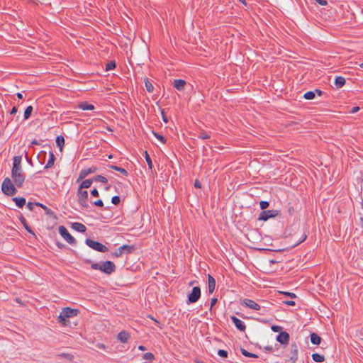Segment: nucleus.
<instances>
[{"label": "nucleus", "mask_w": 363, "mask_h": 363, "mask_svg": "<svg viewBox=\"0 0 363 363\" xmlns=\"http://www.w3.org/2000/svg\"><path fill=\"white\" fill-rule=\"evenodd\" d=\"M85 262L87 264L91 263V268L92 269L99 270L107 275L111 274L116 269L115 264L111 261H105L101 262V263H94L89 259L86 260Z\"/></svg>", "instance_id": "1"}, {"label": "nucleus", "mask_w": 363, "mask_h": 363, "mask_svg": "<svg viewBox=\"0 0 363 363\" xmlns=\"http://www.w3.org/2000/svg\"><path fill=\"white\" fill-rule=\"evenodd\" d=\"M16 186L9 177H6L1 184V191L5 195L12 196L18 191Z\"/></svg>", "instance_id": "2"}, {"label": "nucleus", "mask_w": 363, "mask_h": 363, "mask_svg": "<svg viewBox=\"0 0 363 363\" xmlns=\"http://www.w3.org/2000/svg\"><path fill=\"white\" fill-rule=\"evenodd\" d=\"M11 177L17 187L21 188L23 186L26 175L22 168L11 169Z\"/></svg>", "instance_id": "3"}, {"label": "nucleus", "mask_w": 363, "mask_h": 363, "mask_svg": "<svg viewBox=\"0 0 363 363\" xmlns=\"http://www.w3.org/2000/svg\"><path fill=\"white\" fill-rule=\"evenodd\" d=\"M85 243L90 248L100 252H106L108 250V247L97 241H94L90 238L85 240Z\"/></svg>", "instance_id": "4"}, {"label": "nucleus", "mask_w": 363, "mask_h": 363, "mask_svg": "<svg viewBox=\"0 0 363 363\" xmlns=\"http://www.w3.org/2000/svg\"><path fill=\"white\" fill-rule=\"evenodd\" d=\"M77 196L80 206L84 208H87L89 207V204L87 203L88 191L78 187Z\"/></svg>", "instance_id": "5"}, {"label": "nucleus", "mask_w": 363, "mask_h": 363, "mask_svg": "<svg viewBox=\"0 0 363 363\" xmlns=\"http://www.w3.org/2000/svg\"><path fill=\"white\" fill-rule=\"evenodd\" d=\"M240 304L242 306H245L246 308H249L250 309H253L255 311H259V310L262 309L263 313L262 314H264L267 311V309L264 307H261L260 305H259L257 303H256L255 301H253L252 299L244 298L240 301Z\"/></svg>", "instance_id": "6"}, {"label": "nucleus", "mask_w": 363, "mask_h": 363, "mask_svg": "<svg viewBox=\"0 0 363 363\" xmlns=\"http://www.w3.org/2000/svg\"><path fill=\"white\" fill-rule=\"evenodd\" d=\"M280 215L279 210H264L259 213L258 220L267 221L269 218H273Z\"/></svg>", "instance_id": "7"}, {"label": "nucleus", "mask_w": 363, "mask_h": 363, "mask_svg": "<svg viewBox=\"0 0 363 363\" xmlns=\"http://www.w3.org/2000/svg\"><path fill=\"white\" fill-rule=\"evenodd\" d=\"M59 233L60 235L70 245H74L77 243L74 238L70 235L68 232L67 229L63 226L60 225L58 228Z\"/></svg>", "instance_id": "8"}, {"label": "nucleus", "mask_w": 363, "mask_h": 363, "mask_svg": "<svg viewBox=\"0 0 363 363\" xmlns=\"http://www.w3.org/2000/svg\"><path fill=\"white\" fill-rule=\"evenodd\" d=\"M201 297V289L199 286H194L191 292L188 295L186 301L187 304L196 303L199 301Z\"/></svg>", "instance_id": "9"}, {"label": "nucleus", "mask_w": 363, "mask_h": 363, "mask_svg": "<svg viewBox=\"0 0 363 363\" xmlns=\"http://www.w3.org/2000/svg\"><path fill=\"white\" fill-rule=\"evenodd\" d=\"M61 312L62 313V314L65 317H66L67 318H72V317L77 316L79 314V309H77V308H71L69 307H65L62 309Z\"/></svg>", "instance_id": "10"}, {"label": "nucleus", "mask_w": 363, "mask_h": 363, "mask_svg": "<svg viewBox=\"0 0 363 363\" xmlns=\"http://www.w3.org/2000/svg\"><path fill=\"white\" fill-rule=\"evenodd\" d=\"M97 170H98V169L96 167H91L89 168L83 169L80 171L79 178L77 180L79 181V179H83L85 177H86L89 174L95 173Z\"/></svg>", "instance_id": "11"}, {"label": "nucleus", "mask_w": 363, "mask_h": 363, "mask_svg": "<svg viewBox=\"0 0 363 363\" xmlns=\"http://www.w3.org/2000/svg\"><path fill=\"white\" fill-rule=\"evenodd\" d=\"M289 339V334L285 331L280 332L279 334L277 336V341L282 345L288 344Z\"/></svg>", "instance_id": "12"}, {"label": "nucleus", "mask_w": 363, "mask_h": 363, "mask_svg": "<svg viewBox=\"0 0 363 363\" xmlns=\"http://www.w3.org/2000/svg\"><path fill=\"white\" fill-rule=\"evenodd\" d=\"M231 320L234 323L236 328L240 331H245L246 329V325L244 323L243 321H242L240 319L238 318L235 316H231L230 317Z\"/></svg>", "instance_id": "13"}, {"label": "nucleus", "mask_w": 363, "mask_h": 363, "mask_svg": "<svg viewBox=\"0 0 363 363\" xmlns=\"http://www.w3.org/2000/svg\"><path fill=\"white\" fill-rule=\"evenodd\" d=\"M186 84V82L184 79H174L173 82V86L179 91H182L184 89V86Z\"/></svg>", "instance_id": "14"}, {"label": "nucleus", "mask_w": 363, "mask_h": 363, "mask_svg": "<svg viewBox=\"0 0 363 363\" xmlns=\"http://www.w3.org/2000/svg\"><path fill=\"white\" fill-rule=\"evenodd\" d=\"M55 160H56V157H55L53 152L52 150H50L49 152V159L47 162V164L44 167V169H48L51 168L54 165Z\"/></svg>", "instance_id": "15"}, {"label": "nucleus", "mask_w": 363, "mask_h": 363, "mask_svg": "<svg viewBox=\"0 0 363 363\" xmlns=\"http://www.w3.org/2000/svg\"><path fill=\"white\" fill-rule=\"evenodd\" d=\"M208 288L209 294H213L216 288V280L210 274L208 275Z\"/></svg>", "instance_id": "16"}, {"label": "nucleus", "mask_w": 363, "mask_h": 363, "mask_svg": "<svg viewBox=\"0 0 363 363\" xmlns=\"http://www.w3.org/2000/svg\"><path fill=\"white\" fill-rule=\"evenodd\" d=\"M291 356L290 359L292 363H295L298 359V347L296 344L291 345Z\"/></svg>", "instance_id": "17"}, {"label": "nucleus", "mask_w": 363, "mask_h": 363, "mask_svg": "<svg viewBox=\"0 0 363 363\" xmlns=\"http://www.w3.org/2000/svg\"><path fill=\"white\" fill-rule=\"evenodd\" d=\"M72 228L79 233H84L86 230V228L84 224L77 222L72 224Z\"/></svg>", "instance_id": "18"}, {"label": "nucleus", "mask_w": 363, "mask_h": 363, "mask_svg": "<svg viewBox=\"0 0 363 363\" xmlns=\"http://www.w3.org/2000/svg\"><path fill=\"white\" fill-rule=\"evenodd\" d=\"M18 218H19V220L21 221V223H22V225H23L24 228L26 230V231L28 232L29 233L35 235L33 230L28 225V224L26 218L23 217V216L21 214Z\"/></svg>", "instance_id": "19"}, {"label": "nucleus", "mask_w": 363, "mask_h": 363, "mask_svg": "<svg viewBox=\"0 0 363 363\" xmlns=\"http://www.w3.org/2000/svg\"><path fill=\"white\" fill-rule=\"evenodd\" d=\"M78 107L80 109L84 110V111H86V110L92 111L95 108L93 104H89L87 101L80 102L78 104Z\"/></svg>", "instance_id": "20"}, {"label": "nucleus", "mask_w": 363, "mask_h": 363, "mask_svg": "<svg viewBox=\"0 0 363 363\" xmlns=\"http://www.w3.org/2000/svg\"><path fill=\"white\" fill-rule=\"evenodd\" d=\"M130 337V335L128 332L123 330L118 334V340L123 343L127 342Z\"/></svg>", "instance_id": "21"}, {"label": "nucleus", "mask_w": 363, "mask_h": 363, "mask_svg": "<svg viewBox=\"0 0 363 363\" xmlns=\"http://www.w3.org/2000/svg\"><path fill=\"white\" fill-rule=\"evenodd\" d=\"M12 201L15 202L18 208H23L26 204V199L23 197H13Z\"/></svg>", "instance_id": "22"}, {"label": "nucleus", "mask_w": 363, "mask_h": 363, "mask_svg": "<svg viewBox=\"0 0 363 363\" xmlns=\"http://www.w3.org/2000/svg\"><path fill=\"white\" fill-rule=\"evenodd\" d=\"M123 253L130 254L135 250L134 245H123L119 247Z\"/></svg>", "instance_id": "23"}, {"label": "nucleus", "mask_w": 363, "mask_h": 363, "mask_svg": "<svg viewBox=\"0 0 363 363\" xmlns=\"http://www.w3.org/2000/svg\"><path fill=\"white\" fill-rule=\"evenodd\" d=\"M310 337H311V342L312 344L315 345H318L320 344L322 339L318 334H316L315 333H312L310 335Z\"/></svg>", "instance_id": "24"}, {"label": "nucleus", "mask_w": 363, "mask_h": 363, "mask_svg": "<svg viewBox=\"0 0 363 363\" xmlns=\"http://www.w3.org/2000/svg\"><path fill=\"white\" fill-rule=\"evenodd\" d=\"M22 157L20 155L14 156L13 158V167L12 169L22 168L21 167Z\"/></svg>", "instance_id": "25"}, {"label": "nucleus", "mask_w": 363, "mask_h": 363, "mask_svg": "<svg viewBox=\"0 0 363 363\" xmlns=\"http://www.w3.org/2000/svg\"><path fill=\"white\" fill-rule=\"evenodd\" d=\"M93 182V178L85 179L79 184V188L82 189H88L91 186Z\"/></svg>", "instance_id": "26"}, {"label": "nucleus", "mask_w": 363, "mask_h": 363, "mask_svg": "<svg viewBox=\"0 0 363 363\" xmlns=\"http://www.w3.org/2000/svg\"><path fill=\"white\" fill-rule=\"evenodd\" d=\"M345 84V79L343 77L338 76L335 79V85L337 89L342 87Z\"/></svg>", "instance_id": "27"}, {"label": "nucleus", "mask_w": 363, "mask_h": 363, "mask_svg": "<svg viewBox=\"0 0 363 363\" xmlns=\"http://www.w3.org/2000/svg\"><path fill=\"white\" fill-rule=\"evenodd\" d=\"M108 168L111 169H113V170H116L117 172H121L123 175L127 177L128 175V172L126 169H125L124 168H122L121 167H118L116 165H113V164H109L108 165Z\"/></svg>", "instance_id": "28"}, {"label": "nucleus", "mask_w": 363, "mask_h": 363, "mask_svg": "<svg viewBox=\"0 0 363 363\" xmlns=\"http://www.w3.org/2000/svg\"><path fill=\"white\" fill-rule=\"evenodd\" d=\"M57 145L60 147V151L62 150L63 146L65 145V138L62 135H58L55 140Z\"/></svg>", "instance_id": "29"}, {"label": "nucleus", "mask_w": 363, "mask_h": 363, "mask_svg": "<svg viewBox=\"0 0 363 363\" xmlns=\"http://www.w3.org/2000/svg\"><path fill=\"white\" fill-rule=\"evenodd\" d=\"M57 320L58 322L64 326H67L69 325V321L67 320V318L63 315L62 312L57 317Z\"/></svg>", "instance_id": "30"}, {"label": "nucleus", "mask_w": 363, "mask_h": 363, "mask_svg": "<svg viewBox=\"0 0 363 363\" xmlns=\"http://www.w3.org/2000/svg\"><path fill=\"white\" fill-rule=\"evenodd\" d=\"M144 81H145V86L146 88V90L148 92L152 93L154 90V86H153L152 82L147 78H145L144 79Z\"/></svg>", "instance_id": "31"}, {"label": "nucleus", "mask_w": 363, "mask_h": 363, "mask_svg": "<svg viewBox=\"0 0 363 363\" xmlns=\"http://www.w3.org/2000/svg\"><path fill=\"white\" fill-rule=\"evenodd\" d=\"M312 359L313 361L316 362H323L325 361V357L323 355H321L318 353H313L312 354Z\"/></svg>", "instance_id": "32"}, {"label": "nucleus", "mask_w": 363, "mask_h": 363, "mask_svg": "<svg viewBox=\"0 0 363 363\" xmlns=\"http://www.w3.org/2000/svg\"><path fill=\"white\" fill-rule=\"evenodd\" d=\"M92 178H93L94 182H100L103 184L108 183V179H106V177H105L102 175H96Z\"/></svg>", "instance_id": "33"}, {"label": "nucleus", "mask_w": 363, "mask_h": 363, "mask_svg": "<svg viewBox=\"0 0 363 363\" xmlns=\"http://www.w3.org/2000/svg\"><path fill=\"white\" fill-rule=\"evenodd\" d=\"M33 110V108L32 106H28L25 111H24V115H23V119L24 120H27L30 118V116H31V113H32V111Z\"/></svg>", "instance_id": "34"}, {"label": "nucleus", "mask_w": 363, "mask_h": 363, "mask_svg": "<svg viewBox=\"0 0 363 363\" xmlns=\"http://www.w3.org/2000/svg\"><path fill=\"white\" fill-rule=\"evenodd\" d=\"M240 352L243 356L247 357H252V358L258 357V355H257L256 354L251 353L243 348L240 349Z\"/></svg>", "instance_id": "35"}, {"label": "nucleus", "mask_w": 363, "mask_h": 363, "mask_svg": "<svg viewBox=\"0 0 363 363\" xmlns=\"http://www.w3.org/2000/svg\"><path fill=\"white\" fill-rule=\"evenodd\" d=\"M198 138L202 140L209 139L211 138L210 135L203 130L199 131L198 134Z\"/></svg>", "instance_id": "36"}, {"label": "nucleus", "mask_w": 363, "mask_h": 363, "mask_svg": "<svg viewBox=\"0 0 363 363\" xmlns=\"http://www.w3.org/2000/svg\"><path fill=\"white\" fill-rule=\"evenodd\" d=\"M315 91H308L303 95V98L307 100H312L315 98Z\"/></svg>", "instance_id": "37"}, {"label": "nucleus", "mask_w": 363, "mask_h": 363, "mask_svg": "<svg viewBox=\"0 0 363 363\" xmlns=\"http://www.w3.org/2000/svg\"><path fill=\"white\" fill-rule=\"evenodd\" d=\"M144 155H145V160L147 163L149 169H152V160H151L149 154L147 153V151H145Z\"/></svg>", "instance_id": "38"}, {"label": "nucleus", "mask_w": 363, "mask_h": 363, "mask_svg": "<svg viewBox=\"0 0 363 363\" xmlns=\"http://www.w3.org/2000/svg\"><path fill=\"white\" fill-rule=\"evenodd\" d=\"M116 62L114 60H111L106 65V70L109 71V70L114 69L116 68Z\"/></svg>", "instance_id": "39"}, {"label": "nucleus", "mask_w": 363, "mask_h": 363, "mask_svg": "<svg viewBox=\"0 0 363 363\" xmlns=\"http://www.w3.org/2000/svg\"><path fill=\"white\" fill-rule=\"evenodd\" d=\"M143 358L147 361L152 362L153 359H155V356L151 352H147L143 354Z\"/></svg>", "instance_id": "40"}, {"label": "nucleus", "mask_w": 363, "mask_h": 363, "mask_svg": "<svg viewBox=\"0 0 363 363\" xmlns=\"http://www.w3.org/2000/svg\"><path fill=\"white\" fill-rule=\"evenodd\" d=\"M152 133L153 135H155V137L156 138H157L160 142H162L163 144H165L166 142H167V140L165 139V138L162 135H160L159 133L155 132V131H152Z\"/></svg>", "instance_id": "41"}, {"label": "nucleus", "mask_w": 363, "mask_h": 363, "mask_svg": "<svg viewBox=\"0 0 363 363\" xmlns=\"http://www.w3.org/2000/svg\"><path fill=\"white\" fill-rule=\"evenodd\" d=\"M58 357H64L69 361H72L74 358V356L72 354L68 353H60L57 354Z\"/></svg>", "instance_id": "42"}, {"label": "nucleus", "mask_w": 363, "mask_h": 363, "mask_svg": "<svg viewBox=\"0 0 363 363\" xmlns=\"http://www.w3.org/2000/svg\"><path fill=\"white\" fill-rule=\"evenodd\" d=\"M38 206L41 207L43 208V210L45 211V213L47 215H51V214H53V212L52 211V210L49 208H48L46 206H45L44 204L43 203H40V205H38Z\"/></svg>", "instance_id": "43"}, {"label": "nucleus", "mask_w": 363, "mask_h": 363, "mask_svg": "<svg viewBox=\"0 0 363 363\" xmlns=\"http://www.w3.org/2000/svg\"><path fill=\"white\" fill-rule=\"evenodd\" d=\"M259 206L262 210L264 211L269 206V203L267 201H261L259 202Z\"/></svg>", "instance_id": "44"}, {"label": "nucleus", "mask_w": 363, "mask_h": 363, "mask_svg": "<svg viewBox=\"0 0 363 363\" xmlns=\"http://www.w3.org/2000/svg\"><path fill=\"white\" fill-rule=\"evenodd\" d=\"M218 354L222 358H227L228 356V352L225 350H219L218 351Z\"/></svg>", "instance_id": "45"}, {"label": "nucleus", "mask_w": 363, "mask_h": 363, "mask_svg": "<svg viewBox=\"0 0 363 363\" xmlns=\"http://www.w3.org/2000/svg\"><path fill=\"white\" fill-rule=\"evenodd\" d=\"M91 204L94 206H96L97 207L103 208L104 207V202L101 199H98L95 201H91Z\"/></svg>", "instance_id": "46"}, {"label": "nucleus", "mask_w": 363, "mask_h": 363, "mask_svg": "<svg viewBox=\"0 0 363 363\" xmlns=\"http://www.w3.org/2000/svg\"><path fill=\"white\" fill-rule=\"evenodd\" d=\"M121 202V199L118 196H114L111 199V203L116 206L118 205Z\"/></svg>", "instance_id": "47"}, {"label": "nucleus", "mask_w": 363, "mask_h": 363, "mask_svg": "<svg viewBox=\"0 0 363 363\" xmlns=\"http://www.w3.org/2000/svg\"><path fill=\"white\" fill-rule=\"evenodd\" d=\"M38 205H40V203L39 202H34V203H32V202H28L27 203V208L30 210V211H33V208H34V206H38Z\"/></svg>", "instance_id": "48"}, {"label": "nucleus", "mask_w": 363, "mask_h": 363, "mask_svg": "<svg viewBox=\"0 0 363 363\" xmlns=\"http://www.w3.org/2000/svg\"><path fill=\"white\" fill-rule=\"evenodd\" d=\"M271 329L272 331L275 332V333H280V332H282V327L279 326V325H274L271 327Z\"/></svg>", "instance_id": "49"}, {"label": "nucleus", "mask_w": 363, "mask_h": 363, "mask_svg": "<svg viewBox=\"0 0 363 363\" xmlns=\"http://www.w3.org/2000/svg\"><path fill=\"white\" fill-rule=\"evenodd\" d=\"M123 251L121 250L120 248L117 249L115 252H113L112 253V255L116 257H121V255H123Z\"/></svg>", "instance_id": "50"}, {"label": "nucleus", "mask_w": 363, "mask_h": 363, "mask_svg": "<svg viewBox=\"0 0 363 363\" xmlns=\"http://www.w3.org/2000/svg\"><path fill=\"white\" fill-rule=\"evenodd\" d=\"M295 208H294V206H291L290 203H289V207H288V213L290 216H293L294 213H295Z\"/></svg>", "instance_id": "51"}, {"label": "nucleus", "mask_w": 363, "mask_h": 363, "mask_svg": "<svg viewBox=\"0 0 363 363\" xmlns=\"http://www.w3.org/2000/svg\"><path fill=\"white\" fill-rule=\"evenodd\" d=\"M91 195L94 197H99V193L97 190L96 188H94V189H92L91 191Z\"/></svg>", "instance_id": "52"}, {"label": "nucleus", "mask_w": 363, "mask_h": 363, "mask_svg": "<svg viewBox=\"0 0 363 363\" xmlns=\"http://www.w3.org/2000/svg\"><path fill=\"white\" fill-rule=\"evenodd\" d=\"M282 294H284L285 296H289V297H290L291 298H296V295L294 293H291V292H282Z\"/></svg>", "instance_id": "53"}, {"label": "nucleus", "mask_w": 363, "mask_h": 363, "mask_svg": "<svg viewBox=\"0 0 363 363\" xmlns=\"http://www.w3.org/2000/svg\"><path fill=\"white\" fill-rule=\"evenodd\" d=\"M217 301H218L217 298H211V304H210V310H211V308H213V306L214 305H216V303H217Z\"/></svg>", "instance_id": "54"}, {"label": "nucleus", "mask_w": 363, "mask_h": 363, "mask_svg": "<svg viewBox=\"0 0 363 363\" xmlns=\"http://www.w3.org/2000/svg\"><path fill=\"white\" fill-rule=\"evenodd\" d=\"M360 108L359 106H354L351 108V110L349 111L350 113H355L358 111H359Z\"/></svg>", "instance_id": "55"}, {"label": "nucleus", "mask_w": 363, "mask_h": 363, "mask_svg": "<svg viewBox=\"0 0 363 363\" xmlns=\"http://www.w3.org/2000/svg\"><path fill=\"white\" fill-rule=\"evenodd\" d=\"M283 303L287 306H294L296 305V303L295 301H283Z\"/></svg>", "instance_id": "56"}, {"label": "nucleus", "mask_w": 363, "mask_h": 363, "mask_svg": "<svg viewBox=\"0 0 363 363\" xmlns=\"http://www.w3.org/2000/svg\"><path fill=\"white\" fill-rule=\"evenodd\" d=\"M318 4L321 6H325L328 4V1L326 0H315Z\"/></svg>", "instance_id": "57"}, {"label": "nucleus", "mask_w": 363, "mask_h": 363, "mask_svg": "<svg viewBox=\"0 0 363 363\" xmlns=\"http://www.w3.org/2000/svg\"><path fill=\"white\" fill-rule=\"evenodd\" d=\"M194 186H195V188H197V189H201V182L198 179L195 180V182H194Z\"/></svg>", "instance_id": "58"}, {"label": "nucleus", "mask_w": 363, "mask_h": 363, "mask_svg": "<svg viewBox=\"0 0 363 363\" xmlns=\"http://www.w3.org/2000/svg\"><path fill=\"white\" fill-rule=\"evenodd\" d=\"M306 238H307V235L305 234L303 235L301 239L295 244V246H296V245H299L300 243H301L302 242H303Z\"/></svg>", "instance_id": "59"}, {"label": "nucleus", "mask_w": 363, "mask_h": 363, "mask_svg": "<svg viewBox=\"0 0 363 363\" xmlns=\"http://www.w3.org/2000/svg\"><path fill=\"white\" fill-rule=\"evenodd\" d=\"M162 116L163 121L164 123H167L168 122V119H167V117L166 116V115L164 113V110L162 111Z\"/></svg>", "instance_id": "60"}, {"label": "nucleus", "mask_w": 363, "mask_h": 363, "mask_svg": "<svg viewBox=\"0 0 363 363\" xmlns=\"http://www.w3.org/2000/svg\"><path fill=\"white\" fill-rule=\"evenodd\" d=\"M313 91H315V94H317L320 96L323 94V91L318 89H315Z\"/></svg>", "instance_id": "61"}, {"label": "nucleus", "mask_w": 363, "mask_h": 363, "mask_svg": "<svg viewBox=\"0 0 363 363\" xmlns=\"http://www.w3.org/2000/svg\"><path fill=\"white\" fill-rule=\"evenodd\" d=\"M56 245L60 248V249H62L65 247V245L60 242H56Z\"/></svg>", "instance_id": "62"}, {"label": "nucleus", "mask_w": 363, "mask_h": 363, "mask_svg": "<svg viewBox=\"0 0 363 363\" xmlns=\"http://www.w3.org/2000/svg\"><path fill=\"white\" fill-rule=\"evenodd\" d=\"M18 111V109L16 106H13L12 108V109L10 111V114L12 115V114H15L16 112Z\"/></svg>", "instance_id": "63"}, {"label": "nucleus", "mask_w": 363, "mask_h": 363, "mask_svg": "<svg viewBox=\"0 0 363 363\" xmlns=\"http://www.w3.org/2000/svg\"><path fill=\"white\" fill-rule=\"evenodd\" d=\"M359 225H360L361 228H363V218L362 217H361L359 218Z\"/></svg>", "instance_id": "64"}]
</instances>
